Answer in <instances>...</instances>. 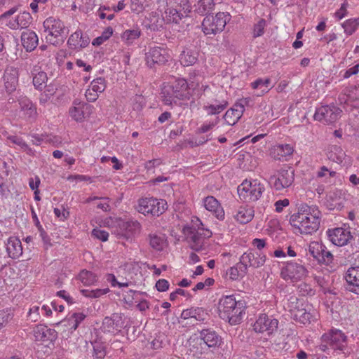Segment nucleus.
<instances>
[{"label": "nucleus", "mask_w": 359, "mask_h": 359, "mask_svg": "<svg viewBox=\"0 0 359 359\" xmlns=\"http://www.w3.org/2000/svg\"><path fill=\"white\" fill-rule=\"evenodd\" d=\"M18 103L21 111L29 118H35L37 114L36 108L32 101L26 96H21L18 99Z\"/></svg>", "instance_id": "7c9ffc66"}, {"label": "nucleus", "mask_w": 359, "mask_h": 359, "mask_svg": "<svg viewBox=\"0 0 359 359\" xmlns=\"http://www.w3.org/2000/svg\"><path fill=\"white\" fill-rule=\"evenodd\" d=\"M32 22V17L29 12L19 13L15 19L10 20L6 25L12 29H25L29 26Z\"/></svg>", "instance_id": "a878e982"}, {"label": "nucleus", "mask_w": 359, "mask_h": 359, "mask_svg": "<svg viewBox=\"0 0 359 359\" xmlns=\"http://www.w3.org/2000/svg\"><path fill=\"white\" fill-rule=\"evenodd\" d=\"M170 58L168 50L163 46H149L145 53L146 64L150 68H154L156 65H163Z\"/></svg>", "instance_id": "1a4fd4ad"}, {"label": "nucleus", "mask_w": 359, "mask_h": 359, "mask_svg": "<svg viewBox=\"0 0 359 359\" xmlns=\"http://www.w3.org/2000/svg\"><path fill=\"white\" fill-rule=\"evenodd\" d=\"M292 318L296 322L306 325L315 321L316 315L314 310L308 306L307 308H296L293 311Z\"/></svg>", "instance_id": "6ab92c4d"}, {"label": "nucleus", "mask_w": 359, "mask_h": 359, "mask_svg": "<svg viewBox=\"0 0 359 359\" xmlns=\"http://www.w3.org/2000/svg\"><path fill=\"white\" fill-rule=\"evenodd\" d=\"M333 260V255L331 253L330 251L327 250V247L324 245V250H322L320 253V257L318 263L325 265H330L332 263Z\"/></svg>", "instance_id": "603ef678"}, {"label": "nucleus", "mask_w": 359, "mask_h": 359, "mask_svg": "<svg viewBox=\"0 0 359 359\" xmlns=\"http://www.w3.org/2000/svg\"><path fill=\"white\" fill-rule=\"evenodd\" d=\"M175 8L182 13L186 17L189 16L191 11L189 0H175Z\"/></svg>", "instance_id": "09e8293b"}, {"label": "nucleus", "mask_w": 359, "mask_h": 359, "mask_svg": "<svg viewBox=\"0 0 359 359\" xmlns=\"http://www.w3.org/2000/svg\"><path fill=\"white\" fill-rule=\"evenodd\" d=\"M249 101V98L243 99L240 103L226 111L224 119L228 125L233 126L238 121L245 110V105L248 104Z\"/></svg>", "instance_id": "dca6fc26"}, {"label": "nucleus", "mask_w": 359, "mask_h": 359, "mask_svg": "<svg viewBox=\"0 0 359 359\" xmlns=\"http://www.w3.org/2000/svg\"><path fill=\"white\" fill-rule=\"evenodd\" d=\"M341 26L346 34L351 35L355 32L359 26V18L348 19L344 22L341 24Z\"/></svg>", "instance_id": "49530a36"}, {"label": "nucleus", "mask_w": 359, "mask_h": 359, "mask_svg": "<svg viewBox=\"0 0 359 359\" xmlns=\"http://www.w3.org/2000/svg\"><path fill=\"white\" fill-rule=\"evenodd\" d=\"M271 80L270 78H259L251 83V87L253 89H261L262 95L268 93L273 86H271Z\"/></svg>", "instance_id": "79ce46f5"}, {"label": "nucleus", "mask_w": 359, "mask_h": 359, "mask_svg": "<svg viewBox=\"0 0 359 359\" xmlns=\"http://www.w3.org/2000/svg\"><path fill=\"white\" fill-rule=\"evenodd\" d=\"M197 53L191 49L183 50L180 56V61L183 66L193 65L197 62Z\"/></svg>", "instance_id": "ea45409f"}, {"label": "nucleus", "mask_w": 359, "mask_h": 359, "mask_svg": "<svg viewBox=\"0 0 359 359\" xmlns=\"http://www.w3.org/2000/svg\"><path fill=\"white\" fill-rule=\"evenodd\" d=\"M93 351L91 353L92 359H103L107 353L106 345L100 340H95L91 342Z\"/></svg>", "instance_id": "a19ab883"}, {"label": "nucleus", "mask_w": 359, "mask_h": 359, "mask_svg": "<svg viewBox=\"0 0 359 359\" xmlns=\"http://www.w3.org/2000/svg\"><path fill=\"white\" fill-rule=\"evenodd\" d=\"M341 110L334 105H325L317 108L314 119L325 123L335 122L341 116Z\"/></svg>", "instance_id": "ddd939ff"}, {"label": "nucleus", "mask_w": 359, "mask_h": 359, "mask_svg": "<svg viewBox=\"0 0 359 359\" xmlns=\"http://www.w3.org/2000/svg\"><path fill=\"white\" fill-rule=\"evenodd\" d=\"M322 250H324V244L317 241L311 242L309 245V252L318 262Z\"/></svg>", "instance_id": "a18cd8bd"}, {"label": "nucleus", "mask_w": 359, "mask_h": 359, "mask_svg": "<svg viewBox=\"0 0 359 359\" xmlns=\"http://www.w3.org/2000/svg\"><path fill=\"white\" fill-rule=\"evenodd\" d=\"M109 290L106 289H96V290H81V293L86 297L88 298H98L105 294H107Z\"/></svg>", "instance_id": "8fccbe9b"}, {"label": "nucleus", "mask_w": 359, "mask_h": 359, "mask_svg": "<svg viewBox=\"0 0 359 359\" xmlns=\"http://www.w3.org/2000/svg\"><path fill=\"white\" fill-rule=\"evenodd\" d=\"M239 198L243 202H255L259 199L264 191V185L257 180H244L238 187Z\"/></svg>", "instance_id": "39448f33"}, {"label": "nucleus", "mask_w": 359, "mask_h": 359, "mask_svg": "<svg viewBox=\"0 0 359 359\" xmlns=\"http://www.w3.org/2000/svg\"><path fill=\"white\" fill-rule=\"evenodd\" d=\"M57 325H62L71 332L75 330L74 320L72 314L69 317L66 318L65 319L57 323Z\"/></svg>", "instance_id": "0e129e2a"}, {"label": "nucleus", "mask_w": 359, "mask_h": 359, "mask_svg": "<svg viewBox=\"0 0 359 359\" xmlns=\"http://www.w3.org/2000/svg\"><path fill=\"white\" fill-rule=\"evenodd\" d=\"M278 320L269 316L265 313L261 314L254 324V330L256 332H267L272 334L278 329Z\"/></svg>", "instance_id": "4468645a"}, {"label": "nucleus", "mask_w": 359, "mask_h": 359, "mask_svg": "<svg viewBox=\"0 0 359 359\" xmlns=\"http://www.w3.org/2000/svg\"><path fill=\"white\" fill-rule=\"evenodd\" d=\"M344 194L342 191V190L336 189L335 190H334L333 191H331L329 194L328 199L332 201V202H335L334 207L337 205H340L341 202H339V201H340L342 198Z\"/></svg>", "instance_id": "4d7b16f0"}, {"label": "nucleus", "mask_w": 359, "mask_h": 359, "mask_svg": "<svg viewBox=\"0 0 359 359\" xmlns=\"http://www.w3.org/2000/svg\"><path fill=\"white\" fill-rule=\"evenodd\" d=\"M124 321L121 313H113L111 317L104 318L102 329L104 332H112L123 327Z\"/></svg>", "instance_id": "4be33fe9"}, {"label": "nucleus", "mask_w": 359, "mask_h": 359, "mask_svg": "<svg viewBox=\"0 0 359 359\" xmlns=\"http://www.w3.org/2000/svg\"><path fill=\"white\" fill-rule=\"evenodd\" d=\"M32 142L33 144L40 145L42 142H52V139L46 135H37L34 134L32 135Z\"/></svg>", "instance_id": "e2e57ef3"}, {"label": "nucleus", "mask_w": 359, "mask_h": 359, "mask_svg": "<svg viewBox=\"0 0 359 359\" xmlns=\"http://www.w3.org/2000/svg\"><path fill=\"white\" fill-rule=\"evenodd\" d=\"M21 41L22 44L26 50L31 52L37 46L39 39L34 32L27 30L22 33Z\"/></svg>", "instance_id": "c756f323"}, {"label": "nucleus", "mask_w": 359, "mask_h": 359, "mask_svg": "<svg viewBox=\"0 0 359 359\" xmlns=\"http://www.w3.org/2000/svg\"><path fill=\"white\" fill-rule=\"evenodd\" d=\"M172 89L177 93L178 100H189L190 97V93L189 88L193 86V85L189 84L187 81L182 78L176 79L172 82H170Z\"/></svg>", "instance_id": "b1692460"}, {"label": "nucleus", "mask_w": 359, "mask_h": 359, "mask_svg": "<svg viewBox=\"0 0 359 359\" xmlns=\"http://www.w3.org/2000/svg\"><path fill=\"white\" fill-rule=\"evenodd\" d=\"M265 262V255L249 250L243 253L240 258V270L243 274H245L248 267L259 268L264 264Z\"/></svg>", "instance_id": "9b49d317"}, {"label": "nucleus", "mask_w": 359, "mask_h": 359, "mask_svg": "<svg viewBox=\"0 0 359 359\" xmlns=\"http://www.w3.org/2000/svg\"><path fill=\"white\" fill-rule=\"evenodd\" d=\"M255 216V210L253 207L248 205L241 206L236 215L234 218L241 224H247L250 222Z\"/></svg>", "instance_id": "c85d7f7f"}, {"label": "nucleus", "mask_w": 359, "mask_h": 359, "mask_svg": "<svg viewBox=\"0 0 359 359\" xmlns=\"http://www.w3.org/2000/svg\"><path fill=\"white\" fill-rule=\"evenodd\" d=\"M344 153L342 149L338 146H333L328 151L327 157L330 160L336 162L341 163L343 161Z\"/></svg>", "instance_id": "de8ad7c7"}, {"label": "nucleus", "mask_w": 359, "mask_h": 359, "mask_svg": "<svg viewBox=\"0 0 359 359\" xmlns=\"http://www.w3.org/2000/svg\"><path fill=\"white\" fill-rule=\"evenodd\" d=\"M203 226L202 222L198 217H196L192 219L191 226H185L183 229L190 248L196 252L203 249L205 240L212 236L211 231Z\"/></svg>", "instance_id": "7ed1b4c3"}, {"label": "nucleus", "mask_w": 359, "mask_h": 359, "mask_svg": "<svg viewBox=\"0 0 359 359\" xmlns=\"http://www.w3.org/2000/svg\"><path fill=\"white\" fill-rule=\"evenodd\" d=\"M245 308V302L236 300L233 295L223 296L218 302L220 318L228 321L231 325H238L242 321Z\"/></svg>", "instance_id": "f03ea898"}, {"label": "nucleus", "mask_w": 359, "mask_h": 359, "mask_svg": "<svg viewBox=\"0 0 359 359\" xmlns=\"http://www.w3.org/2000/svg\"><path fill=\"white\" fill-rule=\"evenodd\" d=\"M186 346L189 354L196 358H201L203 355L208 352L201 339L196 334H194L189 338Z\"/></svg>", "instance_id": "a211bd4d"}, {"label": "nucleus", "mask_w": 359, "mask_h": 359, "mask_svg": "<svg viewBox=\"0 0 359 359\" xmlns=\"http://www.w3.org/2000/svg\"><path fill=\"white\" fill-rule=\"evenodd\" d=\"M32 74L33 76V84L34 87L39 90H42L45 88L46 83L48 80L46 73L41 71L40 67L36 65L32 70Z\"/></svg>", "instance_id": "473e14b6"}, {"label": "nucleus", "mask_w": 359, "mask_h": 359, "mask_svg": "<svg viewBox=\"0 0 359 359\" xmlns=\"http://www.w3.org/2000/svg\"><path fill=\"white\" fill-rule=\"evenodd\" d=\"M321 339L334 351L344 353L347 346V337L338 329H331L322 335Z\"/></svg>", "instance_id": "9d476101"}, {"label": "nucleus", "mask_w": 359, "mask_h": 359, "mask_svg": "<svg viewBox=\"0 0 359 359\" xmlns=\"http://www.w3.org/2000/svg\"><path fill=\"white\" fill-rule=\"evenodd\" d=\"M93 109L90 104H82V106L72 107L69 109L71 117L76 121H82L86 115H89Z\"/></svg>", "instance_id": "2f4dec72"}, {"label": "nucleus", "mask_w": 359, "mask_h": 359, "mask_svg": "<svg viewBox=\"0 0 359 359\" xmlns=\"http://www.w3.org/2000/svg\"><path fill=\"white\" fill-rule=\"evenodd\" d=\"M145 1L144 0H131L130 2V9L133 12L140 13L142 12L144 9Z\"/></svg>", "instance_id": "680f3d73"}, {"label": "nucleus", "mask_w": 359, "mask_h": 359, "mask_svg": "<svg viewBox=\"0 0 359 359\" xmlns=\"http://www.w3.org/2000/svg\"><path fill=\"white\" fill-rule=\"evenodd\" d=\"M4 87L9 94L16 90L18 85V72L15 68H7L4 74Z\"/></svg>", "instance_id": "5701e85b"}, {"label": "nucleus", "mask_w": 359, "mask_h": 359, "mask_svg": "<svg viewBox=\"0 0 359 359\" xmlns=\"http://www.w3.org/2000/svg\"><path fill=\"white\" fill-rule=\"evenodd\" d=\"M230 20V15L219 12L215 16L207 15L202 22V30L205 35H215L221 32Z\"/></svg>", "instance_id": "423d86ee"}, {"label": "nucleus", "mask_w": 359, "mask_h": 359, "mask_svg": "<svg viewBox=\"0 0 359 359\" xmlns=\"http://www.w3.org/2000/svg\"><path fill=\"white\" fill-rule=\"evenodd\" d=\"M294 180V170L288 165H284L278 170L277 174L271 176L269 183L276 191H282L290 187Z\"/></svg>", "instance_id": "6e6552de"}, {"label": "nucleus", "mask_w": 359, "mask_h": 359, "mask_svg": "<svg viewBox=\"0 0 359 359\" xmlns=\"http://www.w3.org/2000/svg\"><path fill=\"white\" fill-rule=\"evenodd\" d=\"M141 225L137 221L128 222L124 224V229L120 233V237L126 240H132L134 236L140 232Z\"/></svg>", "instance_id": "f704fd0d"}, {"label": "nucleus", "mask_w": 359, "mask_h": 359, "mask_svg": "<svg viewBox=\"0 0 359 359\" xmlns=\"http://www.w3.org/2000/svg\"><path fill=\"white\" fill-rule=\"evenodd\" d=\"M177 93L175 90L172 89L170 83L164 85L161 90V97L162 101L166 105H170L173 102L176 103L178 100V96H177Z\"/></svg>", "instance_id": "e433bc0d"}, {"label": "nucleus", "mask_w": 359, "mask_h": 359, "mask_svg": "<svg viewBox=\"0 0 359 359\" xmlns=\"http://www.w3.org/2000/svg\"><path fill=\"white\" fill-rule=\"evenodd\" d=\"M36 341L43 342L53 341L57 338V332L44 325H36L33 330Z\"/></svg>", "instance_id": "412c9836"}, {"label": "nucleus", "mask_w": 359, "mask_h": 359, "mask_svg": "<svg viewBox=\"0 0 359 359\" xmlns=\"http://www.w3.org/2000/svg\"><path fill=\"white\" fill-rule=\"evenodd\" d=\"M90 88H92V90L96 91L97 93H102L105 88H106V83L105 80L104 78L99 77L95 79H94L90 85Z\"/></svg>", "instance_id": "864d4df0"}, {"label": "nucleus", "mask_w": 359, "mask_h": 359, "mask_svg": "<svg viewBox=\"0 0 359 359\" xmlns=\"http://www.w3.org/2000/svg\"><path fill=\"white\" fill-rule=\"evenodd\" d=\"M346 281V290L359 294V266L350 267L344 275Z\"/></svg>", "instance_id": "aec40b11"}, {"label": "nucleus", "mask_w": 359, "mask_h": 359, "mask_svg": "<svg viewBox=\"0 0 359 359\" xmlns=\"http://www.w3.org/2000/svg\"><path fill=\"white\" fill-rule=\"evenodd\" d=\"M78 279L87 286L93 285L97 280V276L87 270H82L78 276Z\"/></svg>", "instance_id": "37998d69"}, {"label": "nucleus", "mask_w": 359, "mask_h": 359, "mask_svg": "<svg viewBox=\"0 0 359 359\" xmlns=\"http://www.w3.org/2000/svg\"><path fill=\"white\" fill-rule=\"evenodd\" d=\"M327 234L330 241L337 246L345 245L353 238L350 231L341 227L329 229Z\"/></svg>", "instance_id": "f3484780"}, {"label": "nucleus", "mask_w": 359, "mask_h": 359, "mask_svg": "<svg viewBox=\"0 0 359 359\" xmlns=\"http://www.w3.org/2000/svg\"><path fill=\"white\" fill-rule=\"evenodd\" d=\"M166 209L167 203L165 200H158L153 197L140 198L137 208L140 213L154 217L160 216Z\"/></svg>", "instance_id": "0eeeda50"}, {"label": "nucleus", "mask_w": 359, "mask_h": 359, "mask_svg": "<svg viewBox=\"0 0 359 359\" xmlns=\"http://www.w3.org/2000/svg\"><path fill=\"white\" fill-rule=\"evenodd\" d=\"M228 106V102L222 100L217 104H209L203 106V109L207 111L208 115H217L224 111Z\"/></svg>", "instance_id": "c03bdc74"}, {"label": "nucleus", "mask_w": 359, "mask_h": 359, "mask_svg": "<svg viewBox=\"0 0 359 359\" xmlns=\"http://www.w3.org/2000/svg\"><path fill=\"white\" fill-rule=\"evenodd\" d=\"M266 27V20L261 19L254 26L253 36L255 38L259 37L264 34V30Z\"/></svg>", "instance_id": "bf43d9fd"}, {"label": "nucleus", "mask_w": 359, "mask_h": 359, "mask_svg": "<svg viewBox=\"0 0 359 359\" xmlns=\"http://www.w3.org/2000/svg\"><path fill=\"white\" fill-rule=\"evenodd\" d=\"M107 280L111 283L112 287L118 286V287H128L132 285L131 281H118L114 274H108Z\"/></svg>", "instance_id": "6e6d98bb"}, {"label": "nucleus", "mask_w": 359, "mask_h": 359, "mask_svg": "<svg viewBox=\"0 0 359 359\" xmlns=\"http://www.w3.org/2000/svg\"><path fill=\"white\" fill-rule=\"evenodd\" d=\"M163 19L167 24H180L187 17L174 7H169L162 15Z\"/></svg>", "instance_id": "cd10ccee"}, {"label": "nucleus", "mask_w": 359, "mask_h": 359, "mask_svg": "<svg viewBox=\"0 0 359 359\" xmlns=\"http://www.w3.org/2000/svg\"><path fill=\"white\" fill-rule=\"evenodd\" d=\"M320 218L321 212L316 205L301 204L289 221L295 233L311 234L318 229Z\"/></svg>", "instance_id": "f257e3e1"}, {"label": "nucleus", "mask_w": 359, "mask_h": 359, "mask_svg": "<svg viewBox=\"0 0 359 359\" xmlns=\"http://www.w3.org/2000/svg\"><path fill=\"white\" fill-rule=\"evenodd\" d=\"M147 241L151 248L157 251H161L165 245V239L163 235L149 233Z\"/></svg>", "instance_id": "4c0bfd02"}, {"label": "nucleus", "mask_w": 359, "mask_h": 359, "mask_svg": "<svg viewBox=\"0 0 359 359\" xmlns=\"http://www.w3.org/2000/svg\"><path fill=\"white\" fill-rule=\"evenodd\" d=\"M199 337L205 345L207 350L219 348L222 344V337L212 328H204L199 332Z\"/></svg>", "instance_id": "2eb2a0df"}, {"label": "nucleus", "mask_w": 359, "mask_h": 359, "mask_svg": "<svg viewBox=\"0 0 359 359\" xmlns=\"http://www.w3.org/2000/svg\"><path fill=\"white\" fill-rule=\"evenodd\" d=\"M43 26L44 32L48 33L46 39L49 43L57 46L64 43L68 29L61 20L49 17L44 20Z\"/></svg>", "instance_id": "20e7f679"}, {"label": "nucleus", "mask_w": 359, "mask_h": 359, "mask_svg": "<svg viewBox=\"0 0 359 359\" xmlns=\"http://www.w3.org/2000/svg\"><path fill=\"white\" fill-rule=\"evenodd\" d=\"M205 209L212 212L215 217L219 220L224 219V211L219 201L213 196H209L203 199Z\"/></svg>", "instance_id": "393cba45"}, {"label": "nucleus", "mask_w": 359, "mask_h": 359, "mask_svg": "<svg viewBox=\"0 0 359 359\" xmlns=\"http://www.w3.org/2000/svg\"><path fill=\"white\" fill-rule=\"evenodd\" d=\"M207 316L208 313L203 310V309L200 307L185 309L181 314L182 318L190 320L194 319L197 321H203Z\"/></svg>", "instance_id": "72a5a7b5"}, {"label": "nucleus", "mask_w": 359, "mask_h": 359, "mask_svg": "<svg viewBox=\"0 0 359 359\" xmlns=\"http://www.w3.org/2000/svg\"><path fill=\"white\" fill-rule=\"evenodd\" d=\"M140 29L136 26L133 29L125 30L121 34L122 41L127 45L133 44L141 36Z\"/></svg>", "instance_id": "58836bf2"}, {"label": "nucleus", "mask_w": 359, "mask_h": 359, "mask_svg": "<svg viewBox=\"0 0 359 359\" xmlns=\"http://www.w3.org/2000/svg\"><path fill=\"white\" fill-rule=\"evenodd\" d=\"M92 235L101 240L102 241H107L108 240L109 233L106 231L95 229L92 231Z\"/></svg>", "instance_id": "338daca9"}, {"label": "nucleus", "mask_w": 359, "mask_h": 359, "mask_svg": "<svg viewBox=\"0 0 359 359\" xmlns=\"http://www.w3.org/2000/svg\"><path fill=\"white\" fill-rule=\"evenodd\" d=\"M81 38V31H76L69 38L67 43L71 48L77 49L79 48Z\"/></svg>", "instance_id": "5fc2aeb1"}, {"label": "nucleus", "mask_w": 359, "mask_h": 359, "mask_svg": "<svg viewBox=\"0 0 359 359\" xmlns=\"http://www.w3.org/2000/svg\"><path fill=\"white\" fill-rule=\"evenodd\" d=\"M299 292L303 296H313L316 293L312 287L305 283H301L298 287Z\"/></svg>", "instance_id": "13d9d810"}, {"label": "nucleus", "mask_w": 359, "mask_h": 359, "mask_svg": "<svg viewBox=\"0 0 359 359\" xmlns=\"http://www.w3.org/2000/svg\"><path fill=\"white\" fill-rule=\"evenodd\" d=\"M39 306H34L29 309L28 317L32 322H36L40 318Z\"/></svg>", "instance_id": "69168bd1"}, {"label": "nucleus", "mask_w": 359, "mask_h": 359, "mask_svg": "<svg viewBox=\"0 0 359 359\" xmlns=\"http://www.w3.org/2000/svg\"><path fill=\"white\" fill-rule=\"evenodd\" d=\"M214 0H198L194 4V12L200 15H207L215 8Z\"/></svg>", "instance_id": "c9c22d12"}, {"label": "nucleus", "mask_w": 359, "mask_h": 359, "mask_svg": "<svg viewBox=\"0 0 359 359\" xmlns=\"http://www.w3.org/2000/svg\"><path fill=\"white\" fill-rule=\"evenodd\" d=\"M12 319V315L6 311H0V329Z\"/></svg>", "instance_id": "774afa93"}, {"label": "nucleus", "mask_w": 359, "mask_h": 359, "mask_svg": "<svg viewBox=\"0 0 359 359\" xmlns=\"http://www.w3.org/2000/svg\"><path fill=\"white\" fill-rule=\"evenodd\" d=\"M308 270L301 263L287 262L281 269V277L292 282L299 281L307 276Z\"/></svg>", "instance_id": "f8f14e48"}, {"label": "nucleus", "mask_w": 359, "mask_h": 359, "mask_svg": "<svg viewBox=\"0 0 359 359\" xmlns=\"http://www.w3.org/2000/svg\"><path fill=\"white\" fill-rule=\"evenodd\" d=\"M276 150L278 153V159H280L282 157L290 156L294 151L293 147L289 144H280L277 146Z\"/></svg>", "instance_id": "3c124183"}, {"label": "nucleus", "mask_w": 359, "mask_h": 359, "mask_svg": "<svg viewBox=\"0 0 359 359\" xmlns=\"http://www.w3.org/2000/svg\"><path fill=\"white\" fill-rule=\"evenodd\" d=\"M6 252L8 257L15 259L22 254L21 241L17 237H10L6 243Z\"/></svg>", "instance_id": "bb28decb"}, {"label": "nucleus", "mask_w": 359, "mask_h": 359, "mask_svg": "<svg viewBox=\"0 0 359 359\" xmlns=\"http://www.w3.org/2000/svg\"><path fill=\"white\" fill-rule=\"evenodd\" d=\"M219 121V117H216L213 121L209 123H204L200 128H198V133H205L212 129Z\"/></svg>", "instance_id": "052dcab7"}]
</instances>
